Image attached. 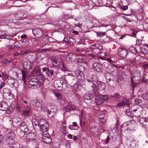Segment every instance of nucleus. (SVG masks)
<instances>
[{"label":"nucleus","instance_id":"nucleus-1","mask_svg":"<svg viewBox=\"0 0 148 148\" xmlns=\"http://www.w3.org/2000/svg\"><path fill=\"white\" fill-rule=\"evenodd\" d=\"M0 110L5 111L6 114H9L13 111L14 109L12 107L9 106L7 102L2 101L0 103Z\"/></svg>","mask_w":148,"mask_h":148},{"label":"nucleus","instance_id":"nucleus-2","mask_svg":"<svg viewBox=\"0 0 148 148\" xmlns=\"http://www.w3.org/2000/svg\"><path fill=\"white\" fill-rule=\"evenodd\" d=\"M132 77H131V83L132 86V90H133L136 83L138 82H137L139 81L140 79V74L139 73H134Z\"/></svg>","mask_w":148,"mask_h":148},{"label":"nucleus","instance_id":"nucleus-3","mask_svg":"<svg viewBox=\"0 0 148 148\" xmlns=\"http://www.w3.org/2000/svg\"><path fill=\"white\" fill-rule=\"evenodd\" d=\"M40 84V82L36 78H32L29 80L28 82V86L29 87H31L32 86L39 87Z\"/></svg>","mask_w":148,"mask_h":148},{"label":"nucleus","instance_id":"nucleus-4","mask_svg":"<svg viewBox=\"0 0 148 148\" xmlns=\"http://www.w3.org/2000/svg\"><path fill=\"white\" fill-rule=\"evenodd\" d=\"M3 96L5 97L7 99H10L13 98L12 94L11 93L10 90L7 88H3Z\"/></svg>","mask_w":148,"mask_h":148},{"label":"nucleus","instance_id":"nucleus-5","mask_svg":"<svg viewBox=\"0 0 148 148\" xmlns=\"http://www.w3.org/2000/svg\"><path fill=\"white\" fill-rule=\"evenodd\" d=\"M63 81L62 80L57 79L54 81L53 83V86L55 88L58 90H60L63 87Z\"/></svg>","mask_w":148,"mask_h":148},{"label":"nucleus","instance_id":"nucleus-6","mask_svg":"<svg viewBox=\"0 0 148 148\" xmlns=\"http://www.w3.org/2000/svg\"><path fill=\"white\" fill-rule=\"evenodd\" d=\"M128 53V51L124 48L119 47L118 48V54L119 56L122 58H125L126 56Z\"/></svg>","mask_w":148,"mask_h":148},{"label":"nucleus","instance_id":"nucleus-7","mask_svg":"<svg viewBox=\"0 0 148 148\" xmlns=\"http://www.w3.org/2000/svg\"><path fill=\"white\" fill-rule=\"evenodd\" d=\"M32 33L35 37L38 39L41 38L43 34L40 29L36 28L32 29Z\"/></svg>","mask_w":148,"mask_h":148},{"label":"nucleus","instance_id":"nucleus-8","mask_svg":"<svg viewBox=\"0 0 148 148\" xmlns=\"http://www.w3.org/2000/svg\"><path fill=\"white\" fill-rule=\"evenodd\" d=\"M65 81L68 83L69 85L72 86L76 83V80L75 76H69L67 77V79H65Z\"/></svg>","mask_w":148,"mask_h":148},{"label":"nucleus","instance_id":"nucleus-9","mask_svg":"<svg viewBox=\"0 0 148 148\" xmlns=\"http://www.w3.org/2000/svg\"><path fill=\"white\" fill-rule=\"evenodd\" d=\"M36 136L35 134L33 132L28 133L26 136V142L27 143L30 142L31 140H34Z\"/></svg>","mask_w":148,"mask_h":148},{"label":"nucleus","instance_id":"nucleus-10","mask_svg":"<svg viewBox=\"0 0 148 148\" xmlns=\"http://www.w3.org/2000/svg\"><path fill=\"white\" fill-rule=\"evenodd\" d=\"M43 142L46 144H49L51 142V139L50 135L47 133L44 134L42 136Z\"/></svg>","mask_w":148,"mask_h":148},{"label":"nucleus","instance_id":"nucleus-11","mask_svg":"<svg viewBox=\"0 0 148 148\" xmlns=\"http://www.w3.org/2000/svg\"><path fill=\"white\" fill-rule=\"evenodd\" d=\"M75 74V77H77L79 80L81 81L84 79V76L83 72L79 70L76 71Z\"/></svg>","mask_w":148,"mask_h":148},{"label":"nucleus","instance_id":"nucleus-12","mask_svg":"<svg viewBox=\"0 0 148 148\" xmlns=\"http://www.w3.org/2000/svg\"><path fill=\"white\" fill-rule=\"evenodd\" d=\"M15 134L13 131L10 129L7 130L5 132V137L6 138H14Z\"/></svg>","mask_w":148,"mask_h":148},{"label":"nucleus","instance_id":"nucleus-13","mask_svg":"<svg viewBox=\"0 0 148 148\" xmlns=\"http://www.w3.org/2000/svg\"><path fill=\"white\" fill-rule=\"evenodd\" d=\"M91 46H92V47L90 49L91 51H93V50L95 49H99L100 50H101L103 49V46L101 44L95 43L92 45H91Z\"/></svg>","mask_w":148,"mask_h":148},{"label":"nucleus","instance_id":"nucleus-14","mask_svg":"<svg viewBox=\"0 0 148 148\" xmlns=\"http://www.w3.org/2000/svg\"><path fill=\"white\" fill-rule=\"evenodd\" d=\"M92 91L93 94L95 96L97 97L99 95V92L98 90L97 87L95 85L91 87V88H88Z\"/></svg>","mask_w":148,"mask_h":148},{"label":"nucleus","instance_id":"nucleus-15","mask_svg":"<svg viewBox=\"0 0 148 148\" xmlns=\"http://www.w3.org/2000/svg\"><path fill=\"white\" fill-rule=\"evenodd\" d=\"M51 60L52 64L54 66H58L60 64V61L54 56L51 57Z\"/></svg>","mask_w":148,"mask_h":148},{"label":"nucleus","instance_id":"nucleus-16","mask_svg":"<svg viewBox=\"0 0 148 148\" xmlns=\"http://www.w3.org/2000/svg\"><path fill=\"white\" fill-rule=\"evenodd\" d=\"M93 68L97 72H99L101 70L102 65L100 64L95 62L93 64Z\"/></svg>","mask_w":148,"mask_h":148},{"label":"nucleus","instance_id":"nucleus-17","mask_svg":"<svg viewBox=\"0 0 148 148\" xmlns=\"http://www.w3.org/2000/svg\"><path fill=\"white\" fill-rule=\"evenodd\" d=\"M130 105V103L129 100L126 99H123L120 103L117 104V106L119 107H121L125 105L129 106Z\"/></svg>","mask_w":148,"mask_h":148},{"label":"nucleus","instance_id":"nucleus-18","mask_svg":"<svg viewBox=\"0 0 148 148\" xmlns=\"http://www.w3.org/2000/svg\"><path fill=\"white\" fill-rule=\"evenodd\" d=\"M20 127V130H22L24 132H27L28 130L27 125L26 123L25 122H22L21 124L19 126Z\"/></svg>","mask_w":148,"mask_h":148},{"label":"nucleus","instance_id":"nucleus-19","mask_svg":"<svg viewBox=\"0 0 148 148\" xmlns=\"http://www.w3.org/2000/svg\"><path fill=\"white\" fill-rule=\"evenodd\" d=\"M41 132L42 133L47 132L49 129V125L48 123H45V125L41 126L40 127Z\"/></svg>","mask_w":148,"mask_h":148},{"label":"nucleus","instance_id":"nucleus-20","mask_svg":"<svg viewBox=\"0 0 148 148\" xmlns=\"http://www.w3.org/2000/svg\"><path fill=\"white\" fill-rule=\"evenodd\" d=\"M100 97H97L95 99V102L96 105H99L103 102V100L102 98V95H100Z\"/></svg>","mask_w":148,"mask_h":148},{"label":"nucleus","instance_id":"nucleus-21","mask_svg":"<svg viewBox=\"0 0 148 148\" xmlns=\"http://www.w3.org/2000/svg\"><path fill=\"white\" fill-rule=\"evenodd\" d=\"M82 98L85 100H91L93 98V95L91 93H86L84 94Z\"/></svg>","mask_w":148,"mask_h":148},{"label":"nucleus","instance_id":"nucleus-22","mask_svg":"<svg viewBox=\"0 0 148 148\" xmlns=\"http://www.w3.org/2000/svg\"><path fill=\"white\" fill-rule=\"evenodd\" d=\"M107 65L108 66L107 67V70L111 73L113 72L115 68V65H113V64L109 65L107 63H106L104 64L105 66H107Z\"/></svg>","mask_w":148,"mask_h":148},{"label":"nucleus","instance_id":"nucleus-23","mask_svg":"<svg viewBox=\"0 0 148 148\" xmlns=\"http://www.w3.org/2000/svg\"><path fill=\"white\" fill-rule=\"evenodd\" d=\"M141 53L144 55L148 54V45L145 44V46L140 47Z\"/></svg>","mask_w":148,"mask_h":148},{"label":"nucleus","instance_id":"nucleus-24","mask_svg":"<svg viewBox=\"0 0 148 148\" xmlns=\"http://www.w3.org/2000/svg\"><path fill=\"white\" fill-rule=\"evenodd\" d=\"M98 89L100 91L104 90L105 89V84L101 82H98L97 83Z\"/></svg>","mask_w":148,"mask_h":148},{"label":"nucleus","instance_id":"nucleus-25","mask_svg":"<svg viewBox=\"0 0 148 148\" xmlns=\"http://www.w3.org/2000/svg\"><path fill=\"white\" fill-rule=\"evenodd\" d=\"M7 83L8 85L11 87H15V84L16 83L14 79H9L7 80Z\"/></svg>","mask_w":148,"mask_h":148},{"label":"nucleus","instance_id":"nucleus-26","mask_svg":"<svg viewBox=\"0 0 148 148\" xmlns=\"http://www.w3.org/2000/svg\"><path fill=\"white\" fill-rule=\"evenodd\" d=\"M86 84H87V86L88 88H91V87L95 84H94L92 81L89 79H88L86 81Z\"/></svg>","mask_w":148,"mask_h":148},{"label":"nucleus","instance_id":"nucleus-27","mask_svg":"<svg viewBox=\"0 0 148 148\" xmlns=\"http://www.w3.org/2000/svg\"><path fill=\"white\" fill-rule=\"evenodd\" d=\"M13 121L16 124V125L18 127L21 124V119L18 117H16V118H14Z\"/></svg>","mask_w":148,"mask_h":148},{"label":"nucleus","instance_id":"nucleus-28","mask_svg":"<svg viewBox=\"0 0 148 148\" xmlns=\"http://www.w3.org/2000/svg\"><path fill=\"white\" fill-rule=\"evenodd\" d=\"M75 109L74 106L72 107L69 106H66L64 108V110H65V112H69Z\"/></svg>","mask_w":148,"mask_h":148},{"label":"nucleus","instance_id":"nucleus-29","mask_svg":"<svg viewBox=\"0 0 148 148\" xmlns=\"http://www.w3.org/2000/svg\"><path fill=\"white\" fill-rule=\"evenodd\" d=\"M69 58L71 61L74 62L77 59V56L75 54H70L69 55Z\"/></svg>","mask_w":148,"mask_h":148},{"label":"nucleus","instance_id":"nucleus-30","mask_svg":"<svg viewBox=\"0 0 148 148\" xmlns=\"http://www.w3.org/2000/svg\"><path fill=\"white\" fill-rule=\"evenodd\" d=\"M106 116V114L104 113L101 114L99 116V118L101 122L103 123L106 122V119H104Z\"/></svg>","mask_w":148,"mask_h":148},{"label":"nucleus","instance_id":"nucleus-31","mask_svg":"<svg viewBox=\"0 0 148 148\" xmlns=\"http://www.w3.org/2000/svg\"><path fill=\"white\" fill-rule=\"evenodd\" d=\"M30 110V108L27 107L25 110H23V114L24 116H27L29 115V112Z\"/></svg>","mask_w":148,"mask_h":148},{"label":"nucleus","instance_id":"nucleus-32","mask_svg":"<svg viewBox=\"0 0 148 148\" xmlns=\"http://www.w3.org/2000/svg\"><path fill=\"white\" fill-rule=\"evenodd\" d=\"M110 97L114 99L117 100L120 98V95L119 93H115L113 95H111Z\"/></svg>","mask_w":148,"mask_h":148},{"label":"nucleus","instance_id":"nucleus-33","mask_svg":"<svg viewBox=\"0 0 148 148\" xmlns=\"http://www.w3.org/2000/svg\"><path fill=\"white\" fill-rule=\"evenodd\" d=\"M69 44L71 46H73L74 45L75 43V40L72 38H69Z\"/></svg>","mask_w":148,"mask_h":148},{"label":"nucleus","instance_id":"nucleus-34","mask_svg":"<svg viewBox=\"0 0 148 148\" xmlns=\"http://www.w3.org/2000/svg\"><path fill=\"white\" fill-rule=\"evenodd\" d=\"M39 127H40L41 126H43L45 125V123H46V121L44 119H40L38 120Z\"/></svg>","mask_w":148,"mask_h":148},{"label":"nucleus","instance_id":"nucleus-35","mask_svg":"<svg viewBox=\"0 0 148 148\" xmlns=\"http://www.w3.org/2000/svg\"><path fill=\"white\" fill-rule=\"evenodd\" d=\"M129 50L131 52L134 54H136L137 53L136 49L133 46H131L130 47Z\"/></svg>","mask_w":148,"mask_h":148},{"label":"nucleus","instance_id":"nucleus-36","mask_svg":"<svg viewBox=\"0 0 148 148\" xmlns=\"http://www.w3.org/2000/svg\"><path fill=\"white\" fill-rule=\"evenodd\" d=\"M14 138H6V142L10 144H12L14 143Z\"/></svg>","mask_w":148,"mask_h":148},{"label":"nucleus","instance_id":"nucleus-37","mask_svg":"<svg viewBox=\"0 0 148 148\" xmlns=\"http://www.w3.org/2000/svg\"><path fill=\"white\" fill-rule=\"evenodd\" d=\"M118 81L123 80L125 78V75H124V73H123L119 75L118 77Z\"/></svg>","mask_w":148,"mask_h":148},{"label":"nucleus","instance_id":"nucleus-38","mask_svg":"<svg viewBox=\"0 0 148 148\" xmlns=\"http://www.w3.org/2000/svg\"><path fill=\"white\" fill-rule=\"evenodd\" d=\"M12 60H8L6 59H5L2 61V63L6 65L11 63L12 62Z\"/></svg>","mask_w":148,"mask_h":148},{"label":"nucleus","instance_id":"nucleus-39","mask_svg":"<svg viewBox=\"0 0 148 148\" xmlns=\"http://www.w3.org/2000/svg\"><path fill=\"white\" fill-rule=\"evenodd\" d=\"M55 96L59 100L62 99V96L61 94L59 93L55 92L54 93Z\"/></svg>","mask_w":148,"mask_h":148},{"label":"nucleus","instance_id":"nucleus-40","mask_svg":"<svg viewBox=\"0 0 148 148\" xmlns=\"http://www.w3.org/2000/svg\"><path fill=\"white\" fill-rule=\"evenodd\" d=\"M146 121V119L145 118H140L138 119V121L140 123L141 125L142 126L144 124L145 121Z\"/></svg>","mask_w":148,"mask_h":148},{"label":"nucleus","instance_id":"nucleus-41","mask_svg":"<svg viewBox=\"0 0 148 148\" xmlns=\"http://www.w3.org/2000/svg\"><path fill=\"white\" fill-rule=\"evenodd\" d=\"M73 86V89L76 91L78 92L79 90V87L80 86V85H79L75 83L73 85H72Z\"/></svg>","mask_w":148,"mask_h":148},{"label":"nucleus","instance_id":"nucleus-42","mask_svg":"<svg viewBox=\"0 0 148 148\" xmlns=\"http://www.w3.org/2000/svg\"><path fill=\"white\" fill-rule=\"evenodd\" d=\"M21 71L22 75V79L24 83H25V79L26 77L27 73L26 72L23 71Z\"/></svg>","mask_w":148,"mask_h":148},{"label":"nucleus","instance_id":"nucleus-43","mask_svg":"<svg viewBox=\"0 0 148 148\" xmlns=\"http://www.w3.org/2000/svg\"><path fill=\"white\" fill-rule=\"evenodd\" d=\"M26 132H24V131H23L20 130V131L18 132V134L20 137H22L25 135Z\"/></svg>","mask_w":148,"mask_h":148},{"label":"nucleus","instance_id":"nucleus-44","mask_svg":"<svg viewBox=\"0 0 148 148\" xmlns=\"http://www.w3.org/2000/svg\"><path fill=\"white\" fill-rule=\"evenodd\" d=\"M41 75L40 72L39 71V70H37V71H33V73L32 74V75L35 76L37 75V76H39Z\"/></svg>","mask_w":148,"mask_h":148},{"label":"nucleus","instance_id":"nucleus-45","mask_svg":"<svg viewBox=\"0 0 148 148\" xmlns=\"http://www.w3.org/2000/svg\"><path fill=\"white\" fill-rule=\"evenodd\" d=\"M53 73V71L52 70H51L48 69V70L47 71V73L48 76L52 75Z\"/></svg>","mask_w":148,"mask_h":148},{"label":"nucleus","instance_id":"nucleus-46","mask_svg":"<svg viewBox=\"0 0 148 148\" xmlns=\"http://www.w3.org/2000/svg\"><path fill=\"white\" fill-rule=\"evenodd\" d=\"M134 101L135 103L137 105H138L139 103H141L142 101L141 99H140L138 98H136L134 100Z\"/></svg>","mask_w":148,"mask_h":148},{"label":"nucleus","instance_id":"nucleus-47","mask_svg":"<svg viewBox=\"0 0 148 148\" xmlns=\"http://www.w3.org/2000/svg\"><path fill=\"white\" fill-rule=\"evenodd\" d=\"M69 129L71 130H77L79 128V127H76L72 125H69L68 126Z\"/></svg>","mask_w":148,"mask_h":148},{"label":"nucleus","instance_id":"nucleus-48","mask_svg":"<svg viewBox=\"0 0 148 148\" xmlns=\"http://www.w3.org/2000/svg\"><path fill=\"white\" fill-rule=\"evenodd\" d=\"M29 101L30 103L33 106H34L35 105L37 101L36 100H34L31 99H29Z\"/></svg>","mask_w":148,"mask_h":148},{"label":"nucleus","instance_id":"nucleus-49","mask_svg":"<svg viewBox=\"0 0 148 148\" xmlns=\"http://www.w3.org/2000/svg\"><path fill=\"white\" fill-rule=\"evenodd\" d=\"M23 15L24 14L23 12L21 11H20L18 12L17 15V16L18 17V19H20L23 17Z\"/></svg>","mask_w":148,"mask_h":148},{"label":"nucleus","instance_id":"nucleus-50","mask_svg":"<svg viewBox=\"0 0 148 148\" xmlns=\"http://www.w3.org/2000/svg\"><path fill=\"white\" fill-rule=\"evenodd\" d=\"M142 126L144 127L145 129L148 130V121L146 119V121H145Z\"/></svg>","mask_w":148,"mask_h":148},{"label":"nucleus","instance_id":"nucleus-51","mask_svg":"<svg viewBox=\"0 0 148 148\" xmlns=\"http://www.w3.org/2000/svg\"><path fill=\"white\" fill-rule=\"evenodd\" d=\"M142 97L144 99L148 100V93H145L143 94Z\"/></svg>","mask_w":148,"mask_h":148},{"label":"nucleus","instance_id":"nucleus-52","mask_svg":"<svg viewBox=\"0 0 148 148\" xmlns=\"http://www.w3.org/2000/svg\"><path fill=\"white\" fill-rule=\"evenodd\" d=\"M77 62L79 63H85V61L82 58H78L77 59Z\"/></svg>","mask_w":148,"mask_h":148},{"label":"nucleus","instance_id":"nucleus-53","mask_svg":"<svg viewBox=\"0 0 148 148\" xmlns=\"http://www.w3.org/2000/svg\"><path fill=\"white\" fill-rule=\"evenodd\" d=\"M32 123L33 125H34L35 126L38 125L39 126L38 121H37L36 119L33 120Z\"/></svg>","mask_w":148,"mask_h":148},{"label":"nucleus","instance_id":"nucleus-54","mask_svg":"<svg viewBox=\"0 0 148 148\" xmlns=\"http://www.w3.org/2000/svg\"><path fill=\"white\" fill-rule=\"evenodd\" d=\"M5 34L4 31L0 32V38H4Z\"/></svg>","mask_w":148,"mask_h":148},{"label":"nucleus","instance_id":"nucleus-55","mask_svg":"<svg viewBox=\"0 0 148 148\" xmlns=\"http://www.w3.org/2000/svg\"><path fill=\"white\" fill-rule=\"evenodd\" d=\"M97 36L98 37H101L102 36L105 35V33L103 32H98L97 33Z\"/></svg>","mask_w":148,"mask_h":148},{"label":"nucleus","instance_id":"nucleus-56","mask_svg":"<svg viewBox=\"0 0 148 148\" xmlns=\"http://www.w3.org/2000/svg\"><path fill=\"white\" fill-rule=\"evenodd\" d=\"M102 98H103V101L104 100H108L109 99V98L107 95H102Z\"/></svg>","mask_w":148,"mask_h":148},{"label":"nucleus","instance_id":"nucleus-57","mask_svg":"<svg viewBox=\"0 0 148 148\" xmlns=\"http://www.w3.org/2000/svg\"><path fill=\"white\" fill-rule=\"evenodd\" d=\"M59 144L57 142H53L52 143L51 145L52 147H53V148H57L58 147L56 146V145H58Z\"/></svg>","mask_w":148,"mask_h":148},{"label":"nucleus","instance_id":"nucleus-58","mask_svg":"<svg viewBox=\"0 0 148 148\" xmlns=\"http://www.w3.org/2000/svg\"><path fill=\"white\" fill-rule=\"evenodd\" d=\"M89 56L91 58H94L97 56V55L95 53H91L88 54Z\"/></svg>","mask_w":148,"mask_h":148},{"label":"nucleus","instance_id":"nucleus-59","mask_svg":"<svg viewBox=\"0 0 148 148\" xmlns=\"http://www.w3.org/2000/svg\"><path fill=\"white\" fill-rule=\"evenodd\" d=\"M4 38L6 39L9 40H11L12 38V36L11 35H5Z\"/></svg>","mask_w":148,"mask_h":148},{"label":"nucleus","instance_id":"nucleus-60","mask_svg":"<svg viewBox=\"0 0 148 148\" xmlns=\"http://www.w3.org/2000/svg\"><path fill=\"white\" fill-rule=\"evenodd\" d=\"M45 112H47L49 114H51L52 112L51 109H49V108H47L45 110Z\"/></svg>","mask_w":148,"mask_h":148},{"label":"nucleus","instance_id":"nucleus-61","mask_svg":"<svg viewBox=\"0 0 148 148\" xmlns=\"http://www.w3.org/2000/svg\"><path fill=\"white\" fill-rule=\"evenodd\" d=\"M5 83L4 81L1 82L0 81V89L2 88L4 86Z\"/></svg>","mask_w":148,"mask_h":148},{"label":"nucleus","instance_id":"nucleus-62","mask_svg":"<svg viewBox=\"0 0 148 148\" xmlns=\"http://www.w3.org/2000/svg\"><path fill=\"white\" fill-rule=\"evenodd\" d=\"M34 107L37 108H39L41 107V104L38 101H36L35 105Z\"/></svg>","mask_w":148,"mask_h":148},{"label":"nucleus","instance_id":"nucleus-63","mask_svg":"<svg viewBox=\"0 0 148 148\" xmlns=\"http://www.w3.org/2000/svg\"><path fill=\"white\" fill-rule=\"evenodd\" d=\"M2 76L4 77L6 79H7L8 77L7 73L5 72H1Z\"/></svg>","mask_w":148,"mask_h":148},{"label":"nucleus","instance_id":"nucleus-64","mask_svg":"<svg viewBox=\"0 0 148 148\" xmlns=\"http://www.w3.org/2000/svg\"><path fill=\"white\" fill-rule=\"evenodd\" d=\"M142 67L145 69H148V63L142 65Z\"/></svg>","mask_w":148,"mask_h":148}]
</instances>
